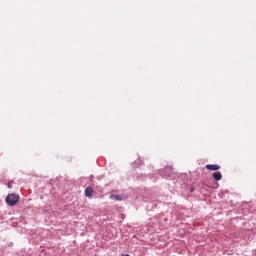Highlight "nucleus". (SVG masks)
<instances>
[{
    "label": "nucleus",
    "instance_id": "nucleus-1",
    "mask_svg": "<svg viewBox=\"0 0 256 256\" xmlns=\"http://www.w3.org/2000/svg\"><path fill=\"white\" fill-rule=\"evenodd\" d=\"M17 201H19V196H17L16 194H9L6 197V203L10 207H13L14 205H17Z\"/></svg>",
    "mask_w": 256,
    "mask_h": 256
},
{
    "label": "nucleus",
    "instance_id": "nucleus-2",
    "mask_svg": "<svg viewBox=\"0 0 256 256\" xmlns=\"http://www.w3.org/2000/svg\"><path fill=\"white\" fill-rule=\"evenodd\" d=\"M206 169H208V171H219V169H221V166L217 164H207Z\"/></svg>",
    "mask_w": 256,
    "mask_h": 256
},
{
    "label": "nucleus",
    "instance_id": "nucleus-3",
    "mask_svg": "<svg viewBox=\"0 0 256 256\" xmlns=\"http://www.w3.org/2000/svg\"><path fill=\"white\" fill-rule=\"evenodd\" d=\"M212 177L215 181H221V179H223L221 172H214Z\"/></svg>",
    "mask_w": 256,
    "mask_h": 256
},
{
    "label": "nucleus",
    "instance_id": "nucleus-4",
    "mask_svg": "<svg viewBox=\"0 0 256 256\" xmlns=\"http://www.w3.org/2000/svg\"><path fill=\"white\" fill-rule=\"evenodd\" d=\"M85 195H86V197H93V188L87 187L85 189Z\"/></svg>",
    "mask_w": 256,
    "mask_h": 256
},
{
    "label": "nucleus",
    "instance_id": "nucleus-5",
    "mask_svg": "<svg viewBox=\"0 0 256 256\" xmlns=\"http://www.w3.org/2000/svg\"><path fill=\"white\" fill-rule=\"evenodd\" d=\"M110 199H115L116 201H121V196L120 195H111Z\"/></svg>",
    "mask_w": 256,
    "mask_h": 256
},
{
    "label": "nucleus",
    "instance_id": "nucleus-6",
    "mask_svg": "<svg viewBox=\"0 0 256 256\" xmlns=\"http://www.w3.org/2000/svg\"><path fill=\"white\" fill-rule=\"evenodd\" d=\"M122 256H129V254H125V255H122Z\"/></svg>",
    "mask_w": 256,
    "mask_h": 256
}]
</instances>
